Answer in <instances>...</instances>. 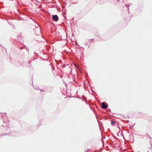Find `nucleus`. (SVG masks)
<instances>
[{
	"mask_svg": "<svg viewBox=\"0 0 152 152\" xmlns=\"http://www.w3.org/2000/svg\"><path fill=\"white\" fill-rule=\"evenodd\" d=\"M52 20L55 21H57L58 20V18L57 15H53L52 16Z\"/></svg>",
	"mask_w": 152,
	"mask_h": 152,
	"instance_id": "1",
	"label": "nucleus"
},
{
	"mask_svg": "<svg viewBox=\"0 0 152 152\" xmlns=\"http://www.w3.org/2000/svg\"><path fill=\"white\" fill-rule=\"evenodd\" d=\"M41 91H43V90H41Z\"/></svg>",
	"mask_w": 152,
	"mask_h": 152,
	"instance_id": "4",
	"label": "nucleus"
},
{
	"mask_svg": "<svg viewBox=\"0 0 152 152\" xmlns=\"http://www.w3.org/2000/svg\"><path fill=\"white\" fill-rule=\"evenodd\" d=\"M102 108L103 109H106L107 108L108 106L107 104H106L105 103L103 102L102 103Z\"/></svg>",
	"mask_w": 152,
	"mask_h": 152,
	"instance_id": "2",
	"label": "nucleus"
},
{
	"mask_svg": "<svg viewBox=\"0 0 152 152\" xmlns=\"http://www.w3.org/2000/svg\"><path fill=\"white\" fill-rule=\"evenodd\" d=\"M111 124H115V121H111Z\"/></svg>",
	"mask_w": 152,
	"mask_h": 152,
	"instance_id": "3",
	"label": "nucleus"
}]
</instances>
